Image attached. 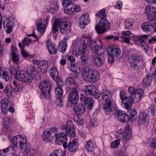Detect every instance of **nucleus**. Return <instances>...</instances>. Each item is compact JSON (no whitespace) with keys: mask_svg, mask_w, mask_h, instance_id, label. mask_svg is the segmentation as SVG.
I'll list each match as a JSON object with an SVG mask.
<instances>
[{"mask_svg":"<svg viewBox=\"0 0 156 156\" xmlns=\"http://www.w3.org/2000/svg\"><path fill=\"white\" fill-rule=\"evenodd\" d=\"M129 116L126 112L121 110H118V119L122 123H127L129 121L135 120L136 119L137 112L134 108L131 109L129 111Z\"/></svg>","mask_w":156,"mask_h":156,"instance_id":"nucleus-1","label":"nucleus"},{"mask_svg":"<svg viewBox=\"0 0 156 156\" xmlns=\"http://www.w3.org/2000/svg\"><path fill=\"white\" fill-rule=\"evenodd\" d=\"M12 143L14 147L18 151V147L17 144H19V148L20 150H22L27 145V140L26 136L24 135H19L14 136L12 138Z\"/></svg>","mask_w":156,"mask_h":156,"instance_id":"nucleus-2","label":"nucleus"},{"mask_svg":"<svg viewBox=\"0 0 156 156\" xmlns=\"http://www.w3.org/2000/svg\"><path fill=\"white\" fill-rule=\"evenodd\" d=\"M110 24L108 20L105 18L100 19L99 22L95 26V30L98 34H102L105 33L108 29Z\"/></svg>","mask_w":156,"mask_h":156,"instance_id":"nucleus-3","label":"nucleus"},{"mask_svg":"<svg viewBox=\"0 0 156 156\" xmlns=\"http://www.w3.org/2000/svg\"><path fill=\"white\" fill-rule=\"evenodd\" d=\"M51 83L48 80L41 81L39 83V87L41 89V96L46 99L50 97V91Z\"/></svg>","mask_w":156,"mask_h":156,"instance_id":"nucleus-4","label":"nucleus"},{"mask_svg":"<svg viewBox=\"0 0 156 156\" xmlns=\"http://www.w3.org/2000/svg\"><path fill=\"white\" fill-rule=\"evenodd\" d=\"M49 17L47 16L43 20L41 19H39L36 22L37 30L39 32L44 33L47 27Z\"/></svg>","mask_w":156,"mask_h":156,"instance_id":"nucleus-5","label":"nucleus"},{"mask_svg":"<svg viewBox=\"0 0 156 156\" xmlns=\"http://www.w3.org/2000/svg\"><path fill=\"white\" fill-rule=\"evenodd\" d=\"M16 78L17 80L27 84L31 83L33 79V77L30 73L23 70H21L20 75Z\"/></svg>","mask_w":156,"mask_h":156,"instance_id":"nucleus-6","label":"nucleus"},{"mask_svg":"<svg viewBox=\"0 0 156 156\" xmlns=\"http://www.w3.org/2000/svg\"><path fill=\"white\" fill-rule=\"evenodd\" d=\"M63 6L64 7V12L68 14H72L75 12H78L81 10L80 7L78 5L72 3Z\"/></svg>","mask_w":156,"mask_h":156,"instance_id":"nucleus-7","label":"nucleus"},{"mask_svg":"<svg viewBox=\"0 0 156 156\" xmlns=\"http://www.w3.org/2000/svg\"><path fill=\"white\" fill-rule=\"evenodd\" d=\"M87 48V45L86 43L85 40H81L78 48V52H77L74 47L72 51L73 54L76 56L78 57L79 56V55H83V54L86 53Z\"/></svg>","mask_w":156,"mask_h":156,"instance_id":"nucleus-8","label":"nucleus"},{"mask_svg":"<svg viewBox=\"0 0 156 156\" xmlns=\"http://www.w3.org/2000/svg\"><path fill=\"white\" fill-rule=\"evenodd\" d=\"M13 146L9 145L7 147L0 150V156H16L17 151Z\"/></svg>","mask_w":156,"mask_h":156,"instance_id":"nucleus-9","label":"nucleus"},{"mask_svg":"<svg viewBox=\"0 0 156 156\" xmlns=\"http://www.w3.org/2000/svg\"><path fill=\"white\" fill-rule=\"evenodd\" d=\"M83 89L86 94H88L97 98L100 97V94L98 90L96 89L95 87L92 85H85L83 86Z\"/></svg>","mask_w":156,"mask_h":156,"instance_id":"nucleus-10","label":"nucleus"},{"mask_svg":"<svg viewBox=\"0 0 156 156\" xmlns=\"http://www.w3.org/2000/svg\"><path fill=\"white\" fill-rule=\"evenodd\" d=\"M71 25L70 23L68 21L60 22L59 20V28L60 33L65 34L69 33L71 30Z\"/></svg>","mask_w":156,"mask_h":156,"instance_id":"nucleus-11","label":"nucleus"},{"mask_svg":"<svg viewBox=\"0 0 156 156\" xmlns=\"http://www.w3.org/2000/svg\"><path fill=\"white\" fill-rule=\"evenodd\" d=\"M94 69H90L87 67H83L81 69V74L83 79L85 80L90 82Z\"/></svg>","mask_w":156,"mask_h":156,"instance_id":"nucleus-12","label":"nucleus"},{"mask_svg":"<svg viewBox=\"0 0 156 156\" xmlns=\"http://www.w3.org/2000/svg\"><path fill=\"white\" fill-rule=\"evenodd\" d=\"M143 57L136 54H132L129 56V61L131 66L135 68L137 66L138 62L142 60Z\"/></svg>","mask_w":156,"mask_h":156,"instance_id":"nucleus-13","label":"nucleus"},{"mask_svg":"<svg viewBox=\"0 0 156 156\" xmlns=\"http://www.w3.org/2000/svg\"><path fill=\"white\" fill-rule=\"evenodd\" d=\"M69 98V101L72 104H77L79 100L78 91L76 88L72 89Z\"/></svg>","mask_w":156,"mask_h":156,"instance_id":"nucleus-14","label":"nucleus"},{"mask_svg":"<svg viewBox=\"0 0 156 156\" xmlns=\"http://www.w3.org/2000/svg\"><path fill=\"white\" fill-rule=\"evenodd\" d=\"M9 71L11 76H13L14 79L17 80L16 77L20 75L21 70L20 69V67L19 65H11L9 68Z\"/></svg>","mask_w":156,"mask_h":156,"instance_id":"nucleus-15","label":"nucleus"},{"mask_svg":"<svg viewBox=\"0 0 156 156\" xmlns=\"http://www.w3.org/2000/svg\"><path fill=\"white\" fill-rule=\"evenodd\" d=\"M3 23L5 32L8 34L11 33L14 25L12 19V18H9L4 21Z\"/></svg>","mask_w":156,"mask_h":156,"instance_id":"nucleus-16","label":"nucleus"},{"mask_svg":"<svg viewBox=\"0 0 156 156\" xmlns=\"http://www.w3.org/2000/svg\"><path fill=\"white\" fill-rule=\"evenodd\" d=\"M1 110L2 112L4 114L7 113L9 107L11 105V101L9 99H3L1 101Z\"/></svg>","mask_w":156,"mask_h":156,"instance_id":"nucleus-17","label":"nucleus"},{"mask_svg":"<svg viewBox=\"0 0 156 156\" xmlns=\"http://www.w3.org/2000/svg\"><path fill=\"white\" fill-rule=\"evenodd\" d=\"M55 98L56 99L57 102H59L58 105L62 106V97L63 93V89L61 86H59L56 88L55 91Z\"/></svg>","mask_w":156,"mask_h":156,"instance_id":"nucleus-18","label":"nucleus"},{"mask_svg":"<svg viewBox=\"0 0 156 156\" xmlns=\"http://www.w3.org/2000/svg\"><path fill=\"white\" fill-rule=\"evenodd\" d=\"M76 78L71 77H67L65 82V84L67 87L70 89L76 88L79 84L75 80Z\"/></svg>","mask_w":156,"mask_h":156,"instance_id":"nucleus-19","label":"nucleus"},{"mask_svg":"<svg viewBox=\"0 0 156 156\" xmlns=\"http://www.w3.org/2000/svg\"><path fill=\"white\" fill-rule=\"evenodd\" d=\"M11 59L14 64L18 65L20 61V56L17 49L15 48L12 49Z\"/></svg>","mask_w":156,"mask_h":156,"instance_id":"nucleus-20","label":"nucleus"},{"mask_svg":"<svg viewBox=\"0 0 156 156\" xmlns=\"http://www.w3.org/2000/svg\"><path fill=\"white\" fill-rule=\"evenodd\" d=\"M79 19L80 24V26H83L82 27H85L88 24L90 21L89 15L87 13L83 14Z\"/></svg>","mask_w":156,"mask_h":156,"instance_id":"nucleus-21","label":"nucleus"},{"mask_svg":"<svg viewBox=\"0 0 156 156\" xmlns=\"http://www.w3.org/2000/svg\"><path fill=\"white\" fill-rule=\"evenodd\" d=\"M101 95L102 100L104 101L112 100V92L109 90L106 89H102L101 93Z\"/></svg>","mask_w":156,"mask_h":156,"instance_id":"nucleus-22","label":"nucleus"},{"mask_svg":"<svg viewBox=\"0 0 156 156\" xmlns=\"http://www.w3.org/2000/svg\"><path fill=\"white\" fill-rule=\"evenodd\" d=\"M37 67L42 73L46 72L48 68V66L45 60L39 61L37 64Z\"/></svg>","mask_w":156,"mask_h":156,"instance_id":"nucleus-23","label":"nucleus"},{"mask_svg":"<svg viewBox=\"0 0 156 156\" xmlns=\"http://www.w3.org/2000/svg\"><path fill=\"white\" fill-rule=\"evenodd\" d=\"M78 140L76 139H73L72 142H69L68 145L69 151L70 152L75 151L79 147Z\"/></svg>","mask_w":156,"mask_h":156,"instance_id":"nucleus-24","label":"nucleus"},{"mask_svg":"<svg viewBox=\"0 0 156 156\" xmlns=\"http://www.w3.org/2000/svg\"><path fill=\"white\" fill-rule=\"evenodd\" d=\"M132 133L130 129L129 125L127 124L125 127L124 132L123 134V140H129L131 137Z\"/></svg>","mask_w":156,"mask_h":156,"instance_id":"nucleus-25","label":"nucleus"},{"mask_svg":"<svg viewBox=\"0 0 156 156\" xmlns=\"http://www.w3.org/2000/svg\"><path fill=\"white\" fill-rule=\"evenodd\" d=\"M56 143L57 144H60L67 140V136L65 133H59L56 136Z\"/></svg>","mask_w":156,"mask_h":156,"instance_id":"nucleus-26","label":"nucleus"},{"mask_svg":"<svg viewBox=\"0 0 156 156\" xmlns=\"http://www.w3.org/2000/svg\"><path fill=\"white\" fill-rule=\"evenodd\" d=\"M104 101L105 103L103 104V108L105 113L107 114L110 113L112 111L111 105L113 101V100L105 101Z\"/></svg>","mask_w":156,"mask_h":156,"instance_id":"nucleus-27","label":"nucleus"},{"mask_svg":"<svg viewBox=\"0 0 156 156\" xmlns=\"http://www.w3.org/2000/svg\"><path fill=\"white\" fill-rule=\"evenodd\" d=\"M73 108L74 111L77 115H81L84 113V107L82 104H74Z\"/></svg>","mask_w":156,"mask_h":156,"instance_id":"nucleus-28","label":"nucleus"},{"mask_svg":"<svg viewBox=\"0 0 156 156\" xmlns=\"http://www.w3.org/2000/svg\"><path fill=\"white\" fill-rule=\"evenodd\" d=\"M135 94L134 95V97H133L134 100L135 101L137 102L140 101L143 96L144 95V92L142 89H139L135 90Z\"/></svg>","mask_w":156,"mask_h":156,"instance_id":"nucleus-29","label":"nucleus"},{"mask_svg":"<svg viewBox=\"0 0 156 156\" xmlns=\"http://www.w3.org/2000/svg\"><path fill=\"white\" fill-rule=\"evenodd\" d=\"M68 40L67 37H65L62 41L59 43L58 50L62 53H64L66 51L67 46L66 41Z\"/></svg>","mask_w":156,"mask_h":156,"instance_id":"nucleus-30","label":"nucleus"},{"mask_svg":"<svg viewBox=\"0 0 156 156\" xmlns=\"http://www.w3.org/2000/svg\"><path fill=\"white\" fill-rule=\"evenodd\" d=\"M54 136V135H52L48 131L45 130L43 133L42 139L45 142H49L52 140Z\"/></svg>","mask_w":156,"mask_h":156,"instance_id":"nucleus-31","label":"nucleus"},{"mask_svg":"<svg viewBox=\"0 0 156 156\" xmlns=\"http://www.w3.org/2000/svg\"><path fill=\"white\" fill-rule=\"evenodd\" d=\"M48 51L50 54H54L57 52V49L55 48V44L51 42V40H49L47 42Z\"/></svg>","mask_w":156,"mask_h":156,"instance_id":"nucleus-32","label":"nucleus"},{"mask_svg":"<svg viewBox=\"0 0 156 156\" xmlns=\"http://www.w3.org/2000/svg\"><path fill=\"white\" fill-rule=\"evenodd\" d=\"M51 76L53 80L56 81H57L58 80V73L57 68L55 66H53L50 70Z\"/></svg>","mask_w":156,"mask_h":156,"instance_id":"nucleus-33","label":"nucleus"},{"mask_svg":"<svg viewBox=\"0 0 156 156\" xmlns=\"http://www.w3.org/2000/svg\"><path fill=\"white\" fill-rule=\"evenodd\" d=\"M0 78H2L6 81L9 80L8 73L4 67H0Z\"/></svg>","mask_w":156,"mask_h":156,"instance_id":"nucleus-34","label":"nucleus"},{"mask_svg":"<svg viewBox=\"0 0 156 156\" xmlns=\"http://www.w3.org/2000/svg\"><path fill=\"white\" fill-rule=\"evenodd\" d=\"M133 101V99L132 97H128L126 100L121 102L122 105L123 104L125 108L128 109L132 107Z\"/></svg>","mask_w":156,"mask_h":156,"instance_id":"nucleus-35","label":"nucleus"},{"mask_svg":"<svg viewBox=\"0 0 156 156\" xmlns=\"http://www.w3.org/2000/svg\"><path fill=\"white\" fill-rule=\"evenodd\" d=\"M147 114L145 112H141L139 118L138 123L140 125L144 124L147 121Z\"/></svg>","mask_w":156,"mask_h":156,"instance_id":"nucleus-36","label":"nucleus"},{"mask_svg":"<svg viewBox=\"0 0 156 156\" xmlns=\"http://www.w3.org/2000/svg\"><path fill=\"white\" fill-rule=\"evenodd\" d=\"M141 27L143 31L150 32L153 29V23L150 22H145L142 24Z\"/></svg>","mask_w":156,"mask_h":156,"instance_id":"nucleus-37","label":"nucleus"},{"mask_svg":"<svg viewBox=\"0 0 156 156\" xmlns=\"http://www.w3.org/2000/svg\"><path fill=\"white\" fill-rule=\"evenodd\" d=\"M22 150L23 152L27 154V156H32L35 154V150L29 145L26 146Z\"/></svg>","mask_w":156,"mask_h":156,"instance_id":"nucleus-38","label":"nucleus"},{"mask_svg":"<svg viewBox=\"0 0 156 156\" xmlns=\"http://www.w3.org/2000/svg\"><path fill=\"white\" fill-rule=\"evenodd\" d=\"M66 152L60 149L54 150L49 155V156H66Z\"/></svg>","mask_w":156,"mask_h":156,"instance_id":"nucleus-39","label":"nucleus"},{"mask_svg":"<svg viewBox=\"0 0 156 156\" xmlns=\"http://www.w3.org/2000/svg\"><path fill=\"white\" fill-rule=\"evenodd\" d=\"M94 103V100L91 98H87L84 100V103L88 110H90L93 108Z\"/></svg>","mask_w":156,"mask_h":156,"instance_id":"nucleus-40","label":"nucleus"},{"mask_svg":"<svg viewBox=\"0 0 156 156\" xmlns=\"http://www.w3.org/2000/svg\"><path fill=\"white\" fill-rule=\"evenodd\" d=\"M12 122V120L11 118H5L4 119V127L7 131L11 130L10 124Z\"/></svg>","mask_w":156,"mask_h":156,"instance_id":"nucleus-41","label":"nucleus"},{"mask_svg":"<svg viewBox=\"0 0 156 156\" xmlns=\"http://www.w3.org/2000/svg\"><path fill=\"white\" fill-rule=\"evenodd\" d=\"M12 122V120L11 118H5L4 119V127L7 131L11 130L10 124Z\"/></svg>","mask_w":156,"mask_h":156,"instance_id":"nucleus-42","label":"nucleus"},{"mask_svg":"<svg viewBox=\"0 0 156 156\" xmlns=\"http://www.w3.org/2000/svg\"><path fill=\"white\" fill-rule=\"evenodd\" d=\"M134 20L132 18L126 19L124 23V25L125 29H131L133 26Z\"/></svg>","mask_w":156,"mask_h":156,"instance_id":"nucleus-43","label":"nucleus"},{"mask_svg":"<svg viewBox=\"0 0 156 156\" xmlns=\"http://www.w3.org/2000/svg\"><path fill=\"white\" fill-rule=\"evenodd\" d=\"M95 148V144L91 140H88L86 145V148L87 151L92 152Z\"/></svg>","mask_w":156,"mask_h":156,"instance_id":"nucleus-44","label":"nucleus"},{"mask_svg":"<svg viewBox=\"0 0 156 156\" xmlns=\"http://www.w3.org/2000/svg\"><path fill=\"white\" fill-rule=\"evenodd\" d=\"M59 19H55V21L52 24L51 28V31L54 34L58 32V26L59 27Z\"/></svg>","mask_w":156,"mask_h":156,"instance_id":"nucleus-45","label":"nucleus"},{"mask_svg":"<svg viewBox=\"0 0 156 156\" xmlns=\"http://www.w3.org/2000/svg\"><path fill=\"white\" fill-rule=\"evenodd\" d=\"M74 124L73 122L71 120L68 121L65 124L64 128L67 131H70L74 129Z\"/></svg>","mask_w":156,"mask_h":156,"instance_id":"nucleus-46","label":"nucleus"},{"mask_svg":"<svg viewBox=\"0 0 156 156\" xmlns=\"http://www.w3.org/2000/svg\"><path fill=\"white\" fill-rule=\"evenodd\" d=\"M93 61L95 64L98 66L102 65L104 61L103 58L100 56H94L93 57Z\"/></svg>","mask_w":156,"mask_h":156,"instance_id":"nucleus-47","label":"nucleus"},{"mask_svg":"<svg viewBox=\"0 0 156 156\" xmlns=\"http://www.w3.org/2000/svg\"><path fill=\"white\" fill-rule=\"evenodd\" d=\"M91 76L90 82H95L98 81L100 79V74L96 70H93Z\"/></svg>","mask_w":156,"mask_h":156,"instance_id":"nucleus-48","label":"nucleus"},{"mask_svg":"<svg viewBox=\"0 0 156 156\" xmlns=\"http://www.w3.org/2000/svg\"><path fill=\"white\" fill-rule=\"evenodd\" d=\"M107 51L108 55H117V48L116 46H112L108 48Z\"/></svg>","mask_w":156,"mask_h":156,"instance_id":"nucleus-49","label":"nucleus"},{"mask_svg":"<svg viewBox=\"0 0 156 156\" xmlns=\"http://www.w3.org/2000/svg\"><path fill=\"white\" fill-rule=\"evenodd\" d=\"M145 37L142 38L139 37L136 38V42L138 45L142 46L144 44L146 45L145 43L147 41V38L148 35H146Z\"/></svg>","mask_w":156,"mask_h":156,"instance_id":"nucleus-50","label":"nucleus"},{"mask_svg":"<svg viewBox=\"0 0 156 156\" xmlns=\"http://www.w3.org/2000/svg\"><path fill=\"white\" fill-rule=\"evenodd\" d=\"M155 10V8L151 5H146L145 9V13L147 16Z\"/></svg>","mask_w":156,"mask_h":156,"instance_id":"nucleus-51","label":"nucleus"},{"mask_svg":"<svg viewBox=\"0 0 156 156\" xmlns=\"http://www.w3.org/2000/svg\"><path fill=\"white\" fill-rule=\"evenodd\" d=\"M152 79V77L150 76V75L147 76L146 78L143 80V84L145 87H148L151 85Z\"/></svg>","mask_w":156,"mask_h":156,"instance_id":"nucleus-52","label":"nucleus"},{"mask_svg":"<svg viewBox=\"0 0 156 156\" xmlns=\"http://www.w3.org/2000/svg\"><path fill=\"white\" fill-rule=\"evenodd\" d=\"M148 20L151 22H156V11L155 10L151 15L147 16Z\"/></svg>","mask_w":156,"mask_h":156,"instance_id":"nucleus-53","label":"nucleus"},{"mask_svg":"<svg viewBox=\"0 0 156 156\" xmlns=\"http://www.w3.org/2000/svg\"><path fill=\"white\" fill-rule=\"evenodd\" d=\"M106 9H105L100 10L99 12L96 13L95 15L98 17H101L102 18H105L106 16L105 12Z\"/></svg>","mask_w":156,"mask_h":156,"instance_id":"nucleus-54","label":"nucleus"},{"mask_svg":"<svg viewBox=\"0 0 156 156\" xmlns=\"http://www.w3.org/2000/svg\"><path fill=\"white\" fill-rule=\"evenodd\" d=\"M74 122H77L79 125H82L84 123V120L83 119H81L78 115L75 116L74 118Z\"/></svg>","mask_w":156,"mask_h":156,"instance_id":"nucleus-55","label":"nucleus"},{"mask_svg":"<svg viewBox=\"0 0 156 156\" xmlns=\"http://www.w3.org/2000/svg\"><path fill=\"white\" fill-rule=\"evenodd\" d=\"M45 130L47 131H48V132L50 133L52 135H53L54 133H56L58 132V129L55 126L50 127Z\"/></svg>","mask_w":156,"mask_h":156,"instance_id":"nucleus-56","label":"nucleus"},{"mask_svg":"<svg viewBox=\"0 0 156 156\" xmlns=\"http://www.w3.org/2000/svg\"><path fill=\"white\" fill-rule=\"evenodd\" d=\"M79 56L81 61L83 62H86L88 59L89 56L87 53L79 55Z\"/></svg>","mask_w":156,"mask_h":156,"instance_id":"nucleus-57","label":"nucleus"},{"mask_svg":"<svg viewBox=\"0 0 156 156\" xmlns=\"http://www.w3.org/2000/svg\"><path fill=\"white\" fill-rule=\"evenodd\" d=\"M32 40L29 37H25L22 40V43L24 45L29 44L31 43Z\"/></svg>","mask_w":156,"mask_h":156,"instance_id":"nucleus-58","label":"nucleus"},{"mask_svg":"<svg viewBox=\"0 0 156 156\" xmlns=\"http://www.w3.org/2000/svg\"><path fill=\"white\" fill-rule=\"evenodd\" d=\"M91 44L90 45L91 47V49L93 53L95 54H97L99 51V48L100 47L97 45H93L94 43L92 42H91Z\"/></svg>","mask_w":156,"mask_h":156,"instance_id":"nucleus-59","label":"nucleus"},{"mask_svg":"<svg viewBox=\"0 0 156 156\" xmlns=\"http://www.w3.org/2000/svg\"><path fill=\"white\" fill-rule=\"evenodd\" d=\"M58 9V7L57 5L53 4L50 7L49 11L53 13L57 11Z\"/></svg>","mask_w":156,"mask_h":156,"instance_id":"nucleus-60","label":"nucleus"},{"mask_svg":"<svg viewBox=\"0 0 156 156\" xmlns=\"http://www.w3.org/2000/svg\"><path fill=\"white\" fill-rule=\"evenodd\" d=\"M21 54L22 56L25 58H27L28 57L29 58L33 57L34 56V55H30L28 52H27L24 50H23L21 51Z\"/></svg>","mask_w":156,"mask_h":156,"instance_id":"nucleus-61","label":"nucleus"},{"mask_svg":"<svg viewBox=\"0 0 156 156\" xmlns=\"http://www.w3.org/2000/svg\"><path fill=\"white\" fill-rule=\"evenodd\" d=\"M68 68L70 71L76 72L77 70V67L74 64L70 63L68 65Z\"/></svg>","mask_w":156,"mask_h":156,"instance_id":"nucleus-62","label":"nucleus"},{"mask_svg":"<svg viewBox=\"0 0 156 156\" xmlns=\"http://www.w3.org/2000/svg\"><path fill=\"white\" fill-rule=\"evenodd\" d=\"M92 42L94 43V44L93 45H97V46H99L100 48H102L103 43L101 40L99 39L98 40H97V41H91V42Z\"/></svg>","mask_w":156,"mask_h":156,"instance_id":"nucleus-63","label":"nucleus"},{"mask_svg":"<svg viewBox=\"0 0 156 156\" xmlns=\"http://www.w3.org/2000/svg\"><path fill=\"white\" fill-rule=\"evenodd\" d=\"M98 125V122L97 120L94 119H91L90 124V126L93 128L94 127L97 126Z\"/></svg>","mask_w":156,"mask_h":156,"instance_id":"nucleus-64","label":"nucleus"}]
</instances>
